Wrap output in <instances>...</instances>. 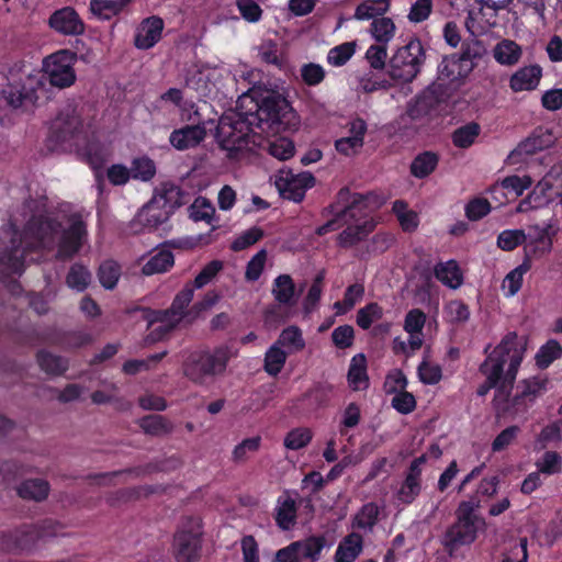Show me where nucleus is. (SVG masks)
Returning <instances> with one entry per match:
<instances>
[{
	"instance_id": "nucleus-1",
	"label": "nucleus",
	"mask_w": 562,
	"mask_h": 562,
	"mask_svg": "<svg viewBox=\"0 0 562 562\" xmlns=\"http://www.w3.org/2000/svg\"><path fill=\"white\" fill-rule=\"evenodd\" d=\"M255 112H232L224 114L217 124L215 138L227 157L237 158L243 150L259 143L255 127L263 133L279 134L297 130L300 120L290 102L279 95L269 94L255 103Z\"/></svg>"
},
{
	"instance_id": "nucleus-2",
	"label": "nucleus",
	"mask_w": 562,
	"mask_h": 562,
	"mask_svg": "<svg viewBox=\"0 0 562 562\" xmlns=\"http://www.w3.org/2000/svg\"><path fill=\"white\" fill-rule=\"evenodd\" d=\"M24 207L38 214H32L23 233L12 223L0 228V265L8 274H21L29 255L52 249L63 227L56 217L42 213L37 200H26Z\"/></svg>"
},
{
	"instance_id": "nucleus-3",
	"label": "nucleus",
	"mask_w": 562,
	"mask_h": 562,
	"mask_svg": "<svg viewBox=\"0 0 562 562\" xmlns=\"http://www.w3.org/2000/svg\"><path fill=\"white\" fill-rule=\"evenodd\" d=\"M45 86L41 78L23 71H0V105L2 102L22 112L33 110L40 94L44 93Z\"/></svg>"
},
{
	"instance_id": "nucleus-4",
	"label": "nucleus",
	"mask_w": 562,
	"mask_h": 562,
	"mask_svg": "<svg viewBox=\"0 0 562 562\" xmlns=\"http://www.w3.org/2000/svg\"><path fill=\"white\" fill-rule=\"evenodd\" d=\"M58 524L53 519L24 522L0 530V551L9 554H31L46 538L57 536Z\"/></svg>"
},
{
	"instance_id": "nucleus-5",
	"label": "nucleus",
	"mask_w": 562,
	"mask_h": 562,
	"mask_svg": "<svg viewBox=\"0 0 562 562\" xmlns=\"http://www.w3.org/2000/svg\"><path fill=\"white\" fill-rule=\"evenodd\" d=\"M479 502L462 501L456 509V521L443 536V547L450 557L463 547L473 543L477 537Z\"/></svg>"
},
{
	"instance_id": "nucleus-6",
	"label": "nucleus",
	"mask_w": 562,
	"mask_h": 562,
	"mask_svg": "<svg viewBox=\"0 0 562 562\" xmlns=\"http://www.w3.org/2000/svg\"><path fill=\"white\" fill-rule=\"evenodd\" d=\"M425 52L418 38H412L398 47L389 63V75L393 80L412 82L420 71Z\"/></svg>"
},
{
	"instance_id": "nucleus-7",
	"label": "nucleus",
	"mask_w": 562,
	"mask_h": 562,
	"mask_svg": "<svg viewBox=\"0 0 562 562\" xmlns=\"http://www.w3.org/2000/svg\"><path fill=\"white\" fill-rule=\"evenodd\" d=\"M334 201L340 214L345 217L346 224H358L366 220H374L370 214L379 206L378 195L373 192H351L348 187L341 188Z\"/></svg>"
},
{
	"instance_id": "nucleus-8",
	"label": "nucleus",
	"mask_w": 562,
	"mask_h": 562,
	"mask_svg": "<svg viewBox=\"0 0 562 562\" xmlns=\"http://www.w3.org/2000/svg\"><path fill=\"white\" fill-rule=\"evenodd\" d=\"M78 60L77 53L70 49H59L43 60V71L53 87L66 89L77 80L75 65Z\"/></svg>"
},
{
	"instance_id": "nucleus-9",
	"label": "nucleus",
	"mask_w": 562,
	"mask_h": 562,
	"mask_svg": "<svg viewBox=\"0 0 562 562\" xmlns=\"http://www.w3.org/2000/svg\"><path fill=\"white\" fill-rule=\"evenodd\" d=\"M227 353H190L183 363V373L195 383H204L207 378L222 373L227 366Z\"/></svg>"
},
{
	"instance_id": "nucleus-10",
	"label": "nucleus",
	"mask_w": 562,
	"mask_h": 562,
	"mask_svg": "<svg viewBox=\"0 0 562 562\" xmlns=\"http://www.w3.org/2000/svg\"><path fill=\"white\" fill-rule=\"evenodd\" d=\"M168 192H164L154 196L147 204H145L136 214L132 222V227L135 232L137 225L142 229L153 231L166 223L173 213L175 206L167 198Z\"/></svg>"
},
{
	"instance_id": "nucleus-11",
	"label": "nucleus",
	"mask_w": 562,
	"mask_h": 562,
	"mask_svg": "<svg viewBox=\"0 0 562 562\" xmlns=\"http://www.w3.org/2000/svg\"><path fill=\"white\" fill-rule=\"evenodd\" d=\"M56 258L61 261L72 259L82 248L88 236L87 225L80 214H71L69 226L60 231Z\"/></svg>"
},
{
	"instance_id": "nucleus-12",
	"label": "nucleus",
	"mask_w": 562,
	"mask_h": 562,
	"mask_svg": "<svg viewBox=\"0 0 562 562\" xmlns=\"http://www.w3.org/2000/svg\"><path fill=\"white\" fill-rule=\"evenodd\" d=\"M86 133L82 120L75 114L58 116L53 123L48 140L63 149H75Z\"/></svg>"
},
{
	"instance_id": "nucleus-13",
	"label": "nucleus",
	"mask_w": 562,
	"mask_h": 562,
	"mask_svg": "<svg viewBox=\"0 0 562 562\" xmlns=\"http://www.w3.org/2000/svg\"><path fill=\"white\" fill-rule=\"evenodd\" d=\"M528 238L524 244V258L532 265V259L542 258L550 254L553 247V238L557 234L551 224L532 225L526 233Z\"/></svg>"
},
{
	"instance_id": "nucleus-14",
	"label": "nucleus",
	"mask_w": 562,
	"mask_h": 562,
	"mask_svg": "<svg viewBox=\"0 0 562 562\" xmlns=\"http://www.w3.org/2000/svg\"><path fill=\"white\" fill-rule=\"evenodd\" d=\"M171 549L176 562H198L202 550L201 533L179 529L173 536Z\"/></svg>"
},
{
	"instance_id": "nucleus-15",
	"label": "nucleus",
	"mask_w": 562,
	"mask_h": 562,
	"mask_svg": "<svg viewBox=\"0 0 562 562\" xmlns=\"http://www.w3.org/2000/svg\"><path fill=\"white\" fill-rule=\"evenodd\" d=\"M315 181L308 171L299 175L288 172L277 179L276 186L283 199L299 203L304 199L306 190L315 186Z\"/></svg>"
},
{
	"instance_id": "nucleus-16",
	"label": "nucleus",
	"mask_w": 562,
	"mask_h": 562,
	"mask_svg": "<svg viewBox=\"0 0 562 562\" xmlns=\"http://www.w3.org/2000/svg\"><path fill=\"white\" fill-rule=\"evenodd\" d=\"M47 24L55 33L64 36H78L86 30L85 22L72 7L55 10L49 15Z\"/></svg>"
},
{
	"instance_id": "nucleus-17",
	"label": "nucleus",
	"mask_w": 562,
	"mask_h": 562,
	"mask_svg": "<svg viewBox=\"0 0 562 562\" xmlns=\"http://www.w3.org/2000/svg\"><path fill=\"white\" fill-rule=\"evenodd\" d=\"M542 77L543 69L540 65H525L510 75L508 87L514 93L531 92L538 89Z\"/></svg>"
},
{
	"instance_id": "nucleus-18",
	"label": "nucleus",
	"mask_w": 562,
	"mask_h": 562,
	"mask_svg": "<svg viewBox=\"0 0 562 562\" xmlns=\"http://www.w3.org/2000/svg\"><path fill=\"white\" fill-rule=\"evenodd\" d=\"M368 126L364 120L357 117L348 123L349 136L335 140L336 150L345 156L357 154L364 144Z\"/></svg>"
},
{
	"instance_id": "nucleus-19",
	"label": "nucleus",
	"mask_w": 562,
	"mask_h": 562,
	"mask_svg": "<svg viewBox=\"0 0 562 562\" xmlns=\"http://www.w3.org/2000/svg\"><path fill=\"white\" fill-rule=\"evenodd\" d=\"M2 336L21 346H33L37 340V330L23 313H19L13 324L0 331V339Z\"/></svg>"
},
{
	"instance_id": "nucleus-20",
	"label": "nucleus",
	"mask_w": 562,
	"mask_h": 562,
	"mask_svg": "<svg viewBox=\"0 0 562 562\" xmlns=\"http://www.w3.org/2000/svg\"><path fill=\"white\" fill-rule=\"evenodd\" d=\"M206 128L203 123L186 125L181 128L173 130L169 136V143L177 150H187L198 146L204 140Z\"/></svg>"
},
{
	"instance_id": "nucleus-21",
	"label": "nucleus",
	"mask_w": 562,
	"mask_h": 562,
	"mask_svg": "<svg viewBox=\"0 0 562 562\" xmlns=\"http://www.w3.org/2000/svg\"><path fill=\"white\" fill-rule=\"evenodd\" d=\"M82 138L75 150L93 170L101 169L105 161L103 145L94 135H89L87 131Z\"/></svg>"
},
{
	"instance_id": "nucleus-22",
	"label": "nucleus",
	"mask_w": 562,
	"mask_h": 562,
	"mask_svg": "<svg viewBox=\"0 0 562 562\" xmlns=\"http://www.w3.org/2000/svg\"><path fill=\"white\" fill-rule=\"evenodd\" d=\"M164 21L159 16L145 19L138 27L134 44L139 49H149L154 47L161 38Z\"/></svg>"
},
{
	"instance_id": "nucleus-23",
	"label": "nucleus",
	"mask_w": 562,
	"mask_h": 562,
	"mask_svg": "<svg viewBox=\"0 0 562 562\" xmlns=\"http://www.w3.org/2000/svg\"><path fill=\"white\" fill-rule=\"evenodd\" d=\"M297 518V504L289 491H284L277 499L274 520L277 526L284 531L294 527Z\"/></svg>"
},
{
	"instance_id": "nucleus-24",
	"label": "nucleus",
	"mask_w": 562,
	"mask_h": 562,
	"mask_svg": "<svg viewBox=\"0 0 562 562\" xmlns=\"http://www.w3.org/2000/svg\"><path fill=\"white\" fill-rule=\"evenodd\" d=\"M347 227L337 235L338 247L348 249L364 240L375 228L374 220H366L358 224H346Z\"/></svg>"
},
{
	"instance_id": "nucleus-25",
	"label": "nucleus",
	"mask_w": 562,
	"mask_h": 562,
	"mask_svg": "<svg viewBox=\"0 0 562 562\" xmlns=\"http://www.w3.org/2000/svg\"><path fill=\"white\" fill-rule=\"evenodd\" d=\"M456 54L458 60L463 63L464 69L472 72L486 54V47L483 41L473 36L464 40L460 53Z\"/></svg>"
},
{
	"instance_id": "nucleus-26",
	"label": "nucleus",
	"mask_w": 562,
	"mask_h": 562,
	"mask_svg": "<svg viewBox=\"0 0 562 562\" xmlns=\"http://www.w3.org/2000/svg\"><path fill=\"white\" fill-rule=\"evenodd\" d=\"M493 57L502 66H516L522 57V47L515 41L503 38L493 47Z\"/></svg>"
},
{
	"instance_id": "nucleus-27",
	"label": "nucleus",
	"mask_w": 562,
	"mask_h": 562,
	"mask_svg": "<svg viewBox=\"0 0 562 562\" xmlns=\"http://www.w3.org/2000/svg\"><path fill=\"white\" fill-rule=\"evenodd\" d=\"M347 380L353 391H363L369 387V376L367 371V359L364 353H356L349 366Z\"/></svg>"
},
{
	"instance_id": "nucleus-28",
	"label": "nucleus",
	"mask_w": 562,
	"mask_h": 562,
	"mask_svg": "<svg viewBox=\"0 0 562 562\" xmlns=\"http://www.w3.org/2000/svg\"><path fill=\"white\" fill-rule=\"evenodd\" d=\"M471 71L463 67V63L458 60L457 54L445 56L438 65V81L456 82L467 78Z\"/></svg>"
},
{
	"instance_id": "nucleus-29",
	"label": "nucleus",
	"mask_w": 562,
	"mask_h": 562,
	"mask_svg": "<svg viewBox=\"0 0 562 562\" xmlns=\"http://www.w3.org/2000/svg\"><path fill=\"white\" fill-rule=\"evenodd\" d=\"M363 538L360 533L351 532L338 544L335 562H353L362 552Z\"/></svg>"
},
{
	"instance_id": "nucleus-30",
	"label": "nucleus",
	"mask_w": 562,
	"mask_h": 562,
	"mask_svg": "<svg viewBox=\"0 0 562 562\" xmlns=\"http://www.w3.org/2000/svg\"><path fill=\"white\" fill-rule=\"evenodd\" d=\"M439 164V155L431 150H425L414 157L409 166V172L417 179L430 176Z\"/></svg>"
},
{
	"instance_id": "nucleus-31",
	"label": "nucleus",
	"mask_w": 562,
	"mask_h": 562,
	"mask_svg": "<svg viewBox=\"0 0 562 562\" xmlns=\"http://www.w3.org/2000/svg\"><path fill=\"white\" fill-rule=\"evenodd\" d=\"M434 276L450 289H458L463 282L462 273L456 260L437 263L434 268Z\"/></svg>"
},
{
	"instance_id": "nucleus-32",
	"label": "nucleus",
	"mask_w": 562,
	"mask_h": 562,
	"mask_svg": "<svg viewBox=\"0 0 562 562\" xmlns=\"http://www.w3.org/2000/svg\"><path fill=\"white\" fill-rule=\"evenodd\" d=\"M333 394V386L327 383H316L308 389L301 397L311 411L318 409L328 405Z\"/></svg>"
},
{
	"instance_id": "nucleus-33",
	"label": "nucleus",
	"mask_w": 562,
	"mask_h": 562,
	"mask_svg": "<svg viewBox=\"0 0 562 562\" xmlns=\"http://www.w3.org/2000/svg\"><path fill=\"white\" fill-rule=\"evenodd\" d=\"M272 295L281 305L292 306L295 304V284L290 274H280L273 280Z\"/></svg>"
},
{
	"instance_id": "nucleus-34",
	"label": "nucleus",
	"mask_w": 562,
	"mask_h": 562,
	"mask_svg": "<svg viewBox=\"0 0 562 562\" xmlns=\"http://www.w3.org/2000/svg\"><path fill=\"white\" fill-rule=\"evenodd\" d=\"M490 353L483 363L480 366V372L486 376L487 380L493 383L501 384L504 379V368L507 363V358L509 353Z\"/></svg>"
},
{
	"instance_id": "nucleus-35",
	"label": "nucleus",
	"mask_w": 562,
	"mask_h": 562,
	"mask_svg": "<svg viewBox=\"0 0 562 562\" xmlns=\"http://www.w3.org/2000/svg\"><path fill=\"white\" fill-rule=\"evenodd\" d=\"M18 495L23 499L42 502L47 498L49 484L42 479L25 480L16 488Z\"/></svg>"
},
{
	"instance_id": "nucleus-36",
	"label": "nucleus",
	"mask_w": 562,
	"mask_h": 562,
	"mask_svg": "<svg viewBox=\"0 0 562 562\" xmlns=\"http://www.w3.org/2000/svg\"><path fill=\"white\" fill-rule=\"evenodd\" d=\"M304 346L302 330L297 326H289L281 331L278 340L267 351H283V348L301 350Z\"/></svg>"
},
{
	"instance_id": "nucleus-37",
	"label": "nucleus",
	"mask_w": 562,
	"mask_h": 562,
	"mask_svg": "<svg viewBox=\"0 0 562 562\" xmlns=\"http://www.w3.org/2000/svg\"><path fill=\"white\" fill-rule=\"evenodd\" d=\"M179 324L177 319L170 315H162V311L155 312V317L149 321V334L147 339L158 341L164 339Z\"/></svg>"
},
{
	"instance_id": "nucleus-38",
	"label": "nucleus",
	"mask_w": 562,
	"mask_h": 562,
	"mask_svg": "<svg viewBox=\"0 0 562 562\" xmlns=\"http://www.w3.org/2000/svg\"><path fill=\"white\" fill-rule=\"evenodd\" d=\"M390 9L389 0H364L357 5L355 11V19L366 21L379 19L384 15Z\"/></svg>"
},
{
	"instance_id": "nucleus-39",
	"label": "nucleus",
	"mask_w": 562,
	"mask_h": 562,
	"mask_svg": "<svg viewBox=\"0 0 562 562\" xmlns=\"http://www.w3.org/2000/svg\"><path fill=\"white\" fill-rule=\"evenodd\" d=\"M532 184V180L529 176H508L502 180L501 183H496L491 188L492 193H497L499 191H507L513 194V198L520 196L525 190L530 188ZM504 195L505 193L502 192Z\"/></svg>"
},
{
	"instance_id": "nucleus-40",
	"label": "nucleus",
	"mask_w": 562,
	"mask_h": 562,
	"mask_svg": "<svg viewBox=\"0 0 562 562\" xmlns=\"http://www.w3.org/2000/svg\"><path fill=\"white\" fill-rule=\"evenodd\" d=\"M139 427L147 435L159 437L171 434L173 425L162 415H147L138 420Z\"/></svg>"
},
{
	"instance_id": "nucleus-41",
	"label": "nucleus",
	"mask_w": 562,
	"mask_h": 562,
	"mask_svg": "<svg viewBox=\"0 0 562 562\" xmlns=\"http://www.w3.org/2000/svg\"><path fill=\"white\" fill-rule=\"evenodd\" d=\"M173 254L168 249H162L148 259V261L143 266L142 272L145 276L166 272L173 266Z\"/></svg>"
},
{
	"instance_id": "nucleus-42",
	"label": "nucleus",
	"mask_w": 562,
	"mask_h": 562,
	"mask_svg": "<svg viewBox=\"0 0 562 562\" xmlns=\"http://www.w3.org/2000/svg\"><path fill=\"white\" fill-rule=\"evenodd\" d=\"M481 133V126L476 122H469L456 128L451 135L452 144L458 148L472 146Z\"/></svg>"
},
{
	"instance_id": "nucleus-43",
	"label": "nucleus",
	"mask_w": 562,
	"mask_h": 562,
	"mask_svg": "<svg viewBox=\"0 0 562 562\" xmlns=\"http://www.w3.org/2000/svg\"><path fill=\"white\" fill-rule=\"evenodd\" d=\"M325 276L326 272L323 269L316 273L312 281V284L303 300V310L306 314L315 311L319 304L323 294Z\"/></svg>"
},
{
	"instance_id": "nucleus-44",
	"label": "nucleus",
	"mask_w": 562,
	"mask_h": 562,
	"mask_svg": "<svg viewBox=\"0 0 562 562\" xmlns=\"http://www.w3.org/2000/svg\"><path fill=\"white\" fill-rule=\"evenodd\" d=\"M193 299V288L186 285L173 299L169 310L162 311V315H170L179 323L186 315V310Z\"/></svg>"
},
{
	"instance_id": "nucleus-45",
	"label": "nucleus",
	"mask_w": 562,
	"mask_h": 562,
	"mask_svg": "<svg viewBox=\"0 0 562 562\" xmlns=\"http://www.w3.org/2000/svg\"><path fill=\"white\" fill-rule=\"evenodd\" d=\"M322 215L324 217L331 216V218L315 229L317 236H324L346 225L345 217L340 214L335 201L323 209Z\"/></svg>"
},
{
	"instance_id": "nucleus-46",
	"label": "nucleus",
	"mask_w": 562,
	"mask_h": 562,
	"mask_svg": "<svg viewBox=\"0 0 562 562\" xmlns=\"http://www.w3.org/2000/svg\"><path fill=\"white\" fill-rule=\"evenodd\" d=\"M383 315V307L376 302H370L358 310L356 323L361 329L368 330L374 322L381 321Z\"/></svg>"
},
{
	"instance_id": "nucleus-47",
	"label": "nucleus",
	"mask_w": 562,
	"mask_h": 562,
	"mask_svg": "<svg viewBox=\"0 0 562 562\" xmlns=\"http://www.w3.org/2000/svg\"><path fill=\"white\" fill-rule=\"evenodd\" d=\"M395 24L391 18L380 16L374 19L370 25L372 37L382 44H387L395 35Z\"/></svg>"
},
{
	"instance_id": "nucleus-48",
	"label": "nucleus",
	"mask_w": 562,
	"mask_h": 562,
	"mask_svg": "<svg viewBox=\"0 0 562 562\" xmlns=\"http://www.w3.org/2000/svg\"><path fill=\"white\" fill-rule=\"evenodd\" d=\"M528 238L526 232L521 228L504 229L496 238V246L503 251H513L525 244Z\"/></svg>"
},
{
	"instance_id": "nucleus-49",
	"label": "nucleus",
	"mask_w": 562,
	"mask_h": 562,
	"mask_svg": "<svg viewBox=\"0 0 562 562\" xmlns=\"http://www.w3.org/2000/svg\"><path fill=\"white\" fill-rule=\"evenodd\" d=\"M155 470H156L155 467H153L151 464H147L145 467H135V468L121 470V471H113V472H109V473L91 474V475H89V479L94 481L95 484H98V485H112V484H114L113 480L116 476L127 474V473L134 474L135 476H142V475L151 473Z\"/></svg>"
},
{
	"instance_id": "nucleus-50",
	"label": "nucleus",
	"mask_w": 562,
	"mask_h": 562,
	"mask_svg": "<svg viewBox=\"0 0 562 562\" xmlns=\"http://www.w3.org/2000/svg\"><path fill=\"white\" fill-rule=\"evenodd\" d=\"M121 266L112 259L103 261L98 269V278L106 290H113L121 277Z\"/></svg>"
},
{
	"instance_id": "nucleus-51",
	"label": "nucleus",
	"mask_w": 562,
	"mask_h": 562,
	"mask_svg": "<svg viewBox=\"0 0 562 562\" xmlns=\"http://www.w3.org/2000/svg\"><path fill=\"white\" fill-rule=\"evenodd\" d=\"M40 368L52 375H60L68 368V361L59 353H36Z\"/></svg>"
},
{
	"instance_id": "nucleus-52",
	"label": "nucleus",
	"mask_w": 562,
	"mask_h": 562,
	"mask_svg": "<svg viewBox=\"0 0 562 562\" xmlns=\"http://www.w3.org/2000/svg\"><path fill=\"white\" fill-rule=\"evenodd\" d=\"M132 0H91V11L104 19H110L124 10Z\"/></svg>"
},
{
	"instance_id": "nucleus-53",
	"label": "nucleus",
	"mask_w": 562,
	"mask_h": 562,
	"mask_svg": "<svg viewBox=\"0 0 562 562\" xmlns=\"http://www.w3.org/2000/svg\"><path fill=\"white\" fill-rule=\"evenodd\" d=\"M130 171L133 179L147 182L155 177L156 166L147 156L137 157L132 160Z\"/></svg>"
},
{
	"instance_id": "nucleus-54",
	"label": "nucleus",
	"mask_w": 562,
	"mask_h": 562,
	"mask_svg": "<svg viewBox=\"0 0 562 562\" xmlns=\"http://www.w3.org/2000/svg\"><path fill=\"white\" fill-rule=\"evenodd\" d=\"M90 280V271L80 263L72 265L66 277L67 285L78 292H83L88 288Z\"/></svg>"
},
{
	"instance_id": "nucleus-55",
	"label": "nucleus",
	"mask_w": 562,
	"mask_h": 562,
	"mask_svg": "<svg viewBox=\"0 0 562 562\" xmlns=\"http://www.w3.org/2000/svg\"><path fill=\"white\" fill-rule=\"evenodd\" d=\"M380 510L375 503L369 502L359 509L353 518V526L359 529H372L379 519Z\"/></svg>"
},
{
	"instance_id": "nucleus-56",
	"label": "nucleus",
	"mask_w": 562,
	"mask_h": 562,
	"mask_svg": "<svg viewBox=\"0 0 562 562\" xmlns=\"http://www.w3.org/2000/svg\"><path fill=\"white\" fill-rule=\"evenodd\" d=\"M513 386V384L505 382H501V384H497V386H495L493 407L495 409L497 417L506 416L512 411L510 394Z\"/></svg>"
},
{
	"instance_id": "nucleus-57",
	"label": "nucleus",
	"mask_w": 562,
	"mask_h": 562,
	"mask_svg": "<svg viewBox=\"0 0 562 562\" xmlns=\"http://www.w3.org/2000/svg\"><path fill=\"white\" fill-rule=\"evenodd\" d=\"M355 53L356 43L345 42L329 49L327 54V63L335 67H341L348 63Z\"/></svg>"
},
{
	"instance_id": "nucleus-58",
	"label": "nucleus",
	"mask_w": 562,
	"mask_h": 562,
	"mask_svg": "<svg viewBox=\"0 0 562 562\" xmlns=\"http://www.w3.org/2000/svg\"><path fill=\"white\" fill-rule=\"evenodd\" d=\"M313 438V432L310 428L297 427L291 429L284 437V447L289 450H300L306 447Z\"/></svg>"
},
{
	"instance_id": "nucleus-59",
	"label": "nucleus",
	"mask_w": 562,
	"mask_h": 562,
	"mask_svg": "<svg viewBox=\"0 0 562 562\" xmlns=\"http://www.w3.org/2000/svg\"><path fill=\"white\" fill-rule=\"evenodd\" d=\"M562 441V419L550 423L544 426L536 438V445L539 449H546L551 442L560 443Z\"/></svg>"
},
{
	"instance_id": "nucleus-60",
	"label": "nucleus",
	"mask_w": 562,
	"mask_h": 562,
	"mask_svg": "<svg viewBox=\"0 0 562 562\" xmlns=\"http://www.w3.org/2000/svg\"><path fill=\"white\" fill-rule=\"evenodd\" d=\"M190 218L194 222L205 221L211 223L215 214L212 203L205 198H198L189 207Z\"/></svg>"
},
{
	"instance_id": "nucleus-61",
	"label": "nucleus",
	"mask_w": 562,
	"mask_h": 562,
	"mask_svg": "<svg viewBox=\"0 0 562 562\" xmlns=\"http://www.w3.org/2000/svg\"><path fill=\"white\" fill-rule=\"evenodd\" d=\"M263 235L265 233L262 228L254 226L237 236L231 244V249L235 252L245 250L259 241Z\"/></svg>"
},
{
	"instance_id": "nucleus-62",
	"label": "nucleus",
	"mask_w": 562,
	"mask_h": 562,
	"mask_svg": "<svg viewBox=\"0 0 562 562\" xmlns=\"http://www.w3.org/2000/svg\"><path fill=\"white\" fill-rule=\"evenodd\" d=\"M536 465L540 474L553 475L562 470V457L557 451H546Z\"/></svg>"
},
{
	"instance_id": "nucleus-63",
	"label": "nucleus",
	"mask_w": 562,
	"mask_h": 562,
	"mask_svg": "<svg viewBox=\"0 0 562 562\" xmlns=\"http://www.w3.org/2000/svg\"><path fill=\"white\" fill-rule=\"evenodd\" d=\"M442 86L441 82L434 83L418 94L419 99H425L426 105H428L431 111L438 110L440 104L445 103L448 98Z\"/></svg>"
},
{
	"instance_id": "nucleus-64",
	"label": "nucleus",
	"mask_w": 562,
	"mask_h": 562,
	"mask_svg": "<svg viewBox=\"0 0 562 562\" xmlns=\"http://www.w3.org/2000/svg\"><path fill=\"white\" fill-rule=\"evenodd\" d=\"M268 151L279 160H288L293 157L295 145L293 140L288 137H278L269 143Z\"/></svg>"
}]
</instances>
